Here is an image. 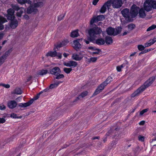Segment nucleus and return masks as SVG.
<instances>
[{
  "mask_svg": "<svg viewBox=\"0 0 156 156\" xmlns=\"http://www.w3.org/2000/svg\"><path fill=\"white\" fill-rule=\"evenodd\" d=\"M112 78L110 76H109L108 77L106 80L104 82L105 83V84H106V85L110 83V82L112 81Z\"/></svg>",
  "mask_w": 156,
  "mask_h": 156,
  "instance_id": "obj_36",
  "label": "nucleus"
},
{
  "mask_svg": "<svg viewBox=\"0 0 156 156\" xmlns=\"http://www.w3.org/2000/svg\"><path fill=\"white\" fill-rule=\"evenodd\" d=\"M145 139V137L144 136H142L141 135H139L138 136V140L141 141H144Z\"/></svg>",
  "mask_w": 156,
  "mask_h": 156,
  "instance_id": "obj_47",
  "label": "nucleus"
},
{
  "mask_svg": "<svg viewBox=\"0 0 156 156\" xmlns=\"http://www.w3.org/2000/svg\"><path fill=\"white\" fill-rule=\"evenodd\" d=\"M97 57H91L90 59H88V62L90 63L91 62H94L97 60Z\"/></svg>",
  "mask_w": 156,
  "mask_h": 156,
  "instance_id": "obj_35",
  "label": "nucleus"
},
{
  "mask_svg": "<svg viewBox=\"0 0 156 156\" xmlns=\"http://www.w3.org/2000/svg\"><path fill=\"white\" fill-rule=\"evenodd\" d=\"M95 43L98 45H103L105 43V40L102 38L98 39L96 40Z\"/></svg>",
  "mask_w": 156,
  "mask_h": 156,
  "instance_id": "obj_21",
  "label": "nucleus"
},
{
  "mask_svg": "<svg viewBox=\"0 0 156 156\" xmlns=\"http://www.w3.org/2000/svg\"><path fill=\"white\" fill-rule=\"evenodd\" d=\"M105 42L107 44H111L112 43V39L111 37L107 36L105 37Z\"/></svg>",
  "mask_w": 156,
  "mask_h": 156,
  "instance_id": "obj_25",
  "label": "nucleus"
},
{
  "mask_svg": "<svg viewBox=\"0 0 156 156\" xmlns=\"http://www.w3.org/2000/svg\"><path fill=\"white\" fill-rule=\"evenodd\" d=\"M15 10L12 8L7 10V14L5 15V16L7 17L8 20H9L15 18Z\"/></svg>",
  "mask_w": 156,
  "mask_h": 156,
  "instance_id": "obj_9",
  "label": "nucleus"
},
{
  "mask_svg": "<svg viewBox=\"0 0 156 156\" xmlns=\"http://www.w3.org/2000/svg\"><path fill=\"white\" fill-rule=\"evenodd\" d=\"M121 13L123 16L125 18V20H124V19H121V22L122 24H124L126 23L133 21V17H132L130 11H129V9L125 8L123 9L121 11Z\"/></svg>",
  "mask_w": 156,
  "mask_h": 156,
  "instance_id": "obj_3",
  "label": "nucleus"
},
{
  "mask_svg": "<svg viewBox=\"0 0 156 156\" xmlns=\"http://www.w3.org/2000/svg\"><path fill=\"white\" fill-rule=\"evenodd\" d=\"M14 93L17 94H20L22 93V91L20 88H16L14 91Z\"/></svg>",
  "mask_w": 156,
  "mask_h": 156,
  "instance_id": "obj_32",
  "label": "nucleus"
},
{
  "mask_svg": "<svg viewBox=\"0 0 156 156\" xmlns=\"http://www.w3.org/2000/svg\"><path fill=\"white\" fill-rule=\"evenodd\" d=\"M98 21L96 16L93 17L91 20L90 23V25H92L94 23L98 22Z\"/></svg>",
  "mask_w": 156,
  "mask_h": 156,
  "instance_id": "obj_34",
  "label": "nucleus"
},
{
  "mask_svg": "<svg viewBox=\"0 0 156 156\" xmlns=\"http://www.w3.org/2000/svg\"><path fill=\"white\" fill-rule=\"evenodd\" d=\"M72 57L73 59L76 61H80L83 58V56H80L79 55L77 54H73Z\"/></svg>",
  "mask_w": 156,
  "mask_h": 156,
  "instance_id": "obj_23",
  "label": "nucleus"
},
{
  "mask_svg": "<svg viewBox=\"0 0 156 156\" xmlns=\"http://www.w3.org/2000/svg\"><path fill=\"white\" fill-rule=\"evenodd\" d=\"M155 77L152 76L148 80L140 87L137 89L133 93L131 94V97L134 98L139 96L140 94L143 92L147 87L150 86L154 81Z\"/></svg>",
  "mask_w": 156,
  "mask_h": 156,
  "instance_id": "obj_2",
  "label": "nucleus"
},
{
  "mask_svg": "<svg viewBox=\"0 0 156 156\" xmlns=\"http://www.w3.org/2000/svg\"><path fill=\"white\" fill-rule=\"evenodd\" d=\"M145 123V122L144 121H141L139 123V124L140 125H143Z\"/></svg>",
  "mask_w": 156,
  "mask_h": 156,
  "instance_id": "obj_62",
  "label": "nucleus"
},
{
  "mask_svg": "<svg viewBox=\"0 0 156 156\" xmlns=\"http://www.w3.org/2000/svg\"><path fill=\"white\" fill-rule=\"evenodd\" d=\"M135 27V25L133 24H130L128 26V29L129 30H132Z\"/></svg>",
  "mask_w": 156,
  "mask_h": 156,
  "instance_id": "obj_38",
  "label": "nucleus"
},
{
  "mask_svg": "<svg viewBox=\"0 0 156 156\" xmlns=\"http://www.w3.org/2000/svg\"><path fill=\"white\" fill-rule=\"evenodd\" d=\"M41 94V93H39L38 94H37V95H36L34 98H33L32 99H32L33 100V101L34 100H37V99L39 97L40 95Z\"/></svg>",
  "mask_w": 156,
  "mask_h": 156,
  "instance_id": "obj_49",
  "label": "nucleus"
},
{
  "mask_svg": "<svg viewBox=\"0 0 156 156\" xmlns=\"http://www.w3.org/2000/svg\"><path fill=\"white\" fill-rule=\"evenodd\" d=\"M88 92L87 91H85L82 92L81 94L79 95L76 99L75 100L73 101V102H76L77 100H79L81 98H83L85 97L86 96H87V94Z\"/></svg>",
  "mask_w": 156,
  "mask_h": 156,
  "instance_id": "obj_20",
  "label": "nucleus"
},
{
  "mask_svg": "<svg viewBox=\"0 0 156 156\" xmlns=\"http://www.w3.org/2000/svg\"><path fill=\"white\" fill-rule=\"evenodd\" d=\"M72 70V69L71 68H64L63 69V71L67 74L69 73Z\"/></svg>",
  "mask_w": 156,
  "mask_h": 156,
  "instance_id": "obj_37",
  "label": "nucleus"
},
{
  "mask_svg": "<svg viewBox=\"0 0 156 156\" xmlns=\"http://www.w3.org/2000/svg\"><path fill=\"white\" fill-rule=\"evenodd\" d=\"M156 28V26L154 25H153L149 27L147 29V31H148L153 30Z\"/></svg>",
  "mask_w": 156,
  "mask_h": 156,
  "instance_id": "obj_43",
  "label": "nucleus"
},
{
  "mask_svg": "<svg viewBox=\"0 0 156 156\" xmlns=\"http://www.w3.org/2000/svg\"><path fill=\"white\" fill-rule=\"evenodd\" d=\"M64 65L67 67L74 68L77 66V63L76 62L71 61L67 62H64Z\"/></svg>",
  "mask_w": 156,
  "mask_h": 156,
  "instance_id": "obj_15",
  "label": "nucleus"
},
{
  "mask_svg": "<svg viewBox=\"0 0 156 156\" xmlns=\"http://www.w3.org/2000/svg\"><path fill=\"white\" fill-rule=\"evenodd\" d=\"M145 48V46L141 44L137 46V48L138 50L140 51H142L143 50H144V49Z\"/></svg>",
  "mask_w": 156,
  "mask_h": 156,
  "instance_id": "obj_42",
  "label": "nucleus"
},
{
  "mask_svg": "<svg viewBox=\"0 0 156 156\" xmlns=\"http://www.w3.org/2000/svg\"><path fill=\"white\" fill-rule=\"evenodd\" d=\"M48 73L47 70L42 69L38 71L37 73V74L38 76H43Z\"/></svg>",
  "mask_w": 156,
  "mask_h": 156,
  "instance_id": "obj_22",
  "label": "nucleus"
},
{
  "mask_svg": "<svg viewBox=\"0 0 156 156\" xmlns=\"http://www.w3.org/2000/svg\"><path fill=\"white\" fill-rule=\"evenodd\" d=\"M82 38H81L74 41L73 43L74 44V49L76 51L79 50L81 48V44L79 43V41L80 40H82Z\"/></svg>",
  "mask_w": 156,
  "mask_h": 156,
  "instance_id": "obj_14",
  "label": "nucleus"
},
{
  "mask_svg": "<svg viewBox=\"0 0 156 156\" xmlns=\"http://www.w3.org/2000/svg\"><path fill=\"white\" fill-rule=\"evenodd\" d=\"M108 1L109 2L110 6L112 5L113 7L114 8H119L121 7L122 4L121 0H110Z\"/></svg>",
  "mask_w": 156,
  "mask_h": 156,
  "instance_id": "obj_7",
  "label": "nucleus"
},
{
  "mask_svg": "<svg viewBox=\"0 0 156 156\" xmlns=\"http://www.w3.org/2000/svg\"><path fill=\"white\" fill-rule=\"evenodd\" d=\"M88 48L89 49L92 50L94 51H95L98 49L96 48L95 47H93L91 46L89 47Z\"/></svg>",
  "mask_w": 156,
  "mask_h": 156,
  "instance_id": "obj_57",
  "label": "nucleus"
},
{
  "mask_svg": "<svg viewBox=\"0 0 156 156\" xmlns=\"http://www.w3.org/2000/svg\"><path fill=\"white\" fill-rule=\"evenodd\" d=\"M7 22V20L5 18L0 16V28L1 27L3 30L4 27L3 24Z\"/></svg>",
  "mask_w": 156,
  "mask_h": 156,
  "instance_id": "obj_18",
  "label": "nucleus"
},
{
  "mask_svg": "<svg viewBox=\"0 0 156 156\" xmlns=\"http://www.w3.org/2000/svg\"><path fill=\"white\" fill-rule=\"evenodd\" d=\"M151 41L150 40L148 42L145 44L144 46L145 47H148L153 44V43H151Z\"/></svg>",
  "mask_w": 156,
  "mask_h": 156,
  "instance_id": "obj_46",
  "label": "nucleus"
},
{
  "mask_svg": "<svg viewBox=\"0 0 156 156\" xmlns=\"http://www.w3.org/2000/svg\"><path fill=\"white\" fill-rule=\"evenodd\" d=\"M151 41L153 44L154 43L156 42V37H154L152 40H150Z\"/></svg>",
  "mask_w": 156,
  "mask_h": 156,
  "instance_id": "obj_58",
  "label": "nucleus"
},
{
  "mask_svg": "<svg viewBox=\"0 0 156 156\" xmlns=\"http://www.w3.org/2000/svg\"><path fill=\"white\" fill-rule=\"evenodd\" d=\"M100 136H95L94 137L92 138V139L94 140L95 139H100Z\"/></svg>",
  "mask_w": 156,
  "mask_h": 156,
  "instance_id": "obj_64",
  "label": "nucleus"
},
{
  "mask_svg": "<svg viewBox=\"0 0 156 156\" xmlns=\"http://www.w3.org/2000/svg\"><path fill=\"white\" fill-rule=\"evenodd\" d=\"M65 15V13L64 14H61L59 15L58 18V20L59 21L63 19Z\"/></svg>",
  "mask_w": 156,
  "mask_h": 156,
  "instance_id": "obj_45",
  "label": "nucleus"
},
{
  "mask_svg": "<svg viewBox=\"0 0 156 156\" xmlns=\"http://www.w3.org/2000/svg\"><path fill=\"white\" fill-rule=\"evenodd\" d=\"M140 8L135 4H133L131 7L130 11L133 18L135 17L138 13Z\"/></svg>",
  "mask_w": 156,
  "mask_h": 156,
  "instance_id": "obj_8",
  "label": "nucleus"
},
{
  "mask_svg": "<svg viewBox=\"0 0 156 156\" xmlns=\"http://www.w3.org/2000/svg\"><path fill=\"white\" fill-rule=\"evenodd\" d=\"M69 42V41L68 40H66L64 41H62L61 43H62V46H65Z\"/></svg>",
  "mask_w": 156,
  "mask_h": 156,
  "instance_id": "obj_51",
  "label": "nucleus"
},
{
  "mask_svg": "<svg viewBox=\"0 0 156 156\" xmlns=\"http://www.w3.org/2000/svg\"><path fill=\"white\" fill-rule=\"evenodd\" d=\"M79 36V34L78 33V30H76L72 31L71 33L70 36L72 37H77Z\"/></svg>",
  "mask_w": 156,
  "mask_h": 156,
  "instance_id": "obj_27",
  "label": "nucleus"
},
{
  "mask_svg": "<svg viewBox=\"0 0 156 156\" xmlns=\"http://www.w3.org/2000/svg\"><path fill=\"white\" fill-rule=\"evenodd\" d=\"M11 117L13 118H18V117L17 116V115L14 113H12L11 115Z\"/></svg>",
  "mask_w": 156,
  "mask_h": 156,
  "instance_id": "obj_53",
  "label": "nucleus"
},
{
  "mask_svg": "<svg viewBox=\"0 0 156 156\" xmlns=\"http://www.w3.org/2000/svg\"><path fill=\"white\" fill-rule=\"evenodd\" d=\"M152 7L156 9V1H152L151 2Z\"/></svg>",
  "mask_w": 156,
  "mask_h": 156,
  "instance_id": "obj_44",
  "label": "nucleus"
},
{
  "mask_svg": "<svg viewBox=\"0 0 156 156\" xmlns=\"http://www.w3.org/2000/svg\"><path fill=\"white\" fill-rule=\"evenodd\" d=\"M17 3L21 5H24L27 7L29 5H31L32 2L30 0H16Z\"/></svg>",
  "mask_w": 156,
  "mask_h": 156,
  "instance_id": "obj_11",
  "label": "nucleus"
},
{
  "mask_svg": "<svg viewBox=\"0 0 156 156\" xmlns=\"http://www.w3.org/2000/svg\"><path fill=\"white\" fill-rule=\"evenodd\" d=\"M96 17L98 21H102L105 18V16L104 15H100Z\"/></svg>",
  "mask_w": 156,
  "mask_h": 156,
  "instance_id": "obj_31",
  "label": "nucleus"
},
{
  "mask_svg": "<svg viewBox=\"0 0 156 156\" xmlns=\"http://www.w3.org/2000/svg\"><path fill=\"white\" fill-rule=\"evenodd\" d=\"M99 0H94L92 2L93 4L94 5H96Z\"/></svg>",
  "mask_w": 156,
  "mask_h": 156,
  "instance_id": "obj_59",
  "label": "nucleus"
},
{
  "mask_svg": "<svg viewBox=\"0 0 156 156\" xmlns=\"http://www.w3.org/2000/svg\"><path fill=\"white\" fill-rule=\"evenodd\" d=\"M12 8L15 10V11H17L16 13V16L18 17H21L22 14L23 13L24 10H25V9L23 7H20L17 4H13L11 5Z\"/></svg>",
  "mask_w": 156,
  "mask_h": 156,
  "instance_id": "obj_6",
  "label": "nucleus"
},
{
  "mask_svg": "<svg viewBox=\"0 0 156 156\" xmlns=\"http://www.w3.org/2000/svg\"><path fill=\"white\" fill-rule=\"evenodd\" d=\"M106 31L108 35L115 36V29L111 27H109L106 29Z\"/></svg>",
  "mask_w": 156,
  "mask_h": 156,
  "instance_id": "obj_17",
  "label": "nucleus"
},
{
  "mask_svg": "<svg viewBox=\"0 0 156 156\" xmlns=\"http://www.w3.org/2000/svg\"><path fill=\"white\" fill-rule=\"evenodd\" d=\"M11 52V49L9 50L8 51L5 52V54L2 56L1 57L5 60L6 59L7 57L9 55Z\"/></svg>",
  "mask_w": 156,
  "mask_h": 156,
  "instance_id": "obj_28",
  "label": "nucleus"
},
{
  "mask_svg": "<svg viewBox=\"0 0 156 156\" xmlns=\"http://www.w3.org/2000/svg\"><path fill=\"white\" fill-rule=\"evenodd\" d=\"M102 31L100 27H98L97 26L92 28H90L88 30V32L90 37L88 38V40H84V41L87 44L89 43L90 41L94 42L95 38L97 37V35L100 34Z\"/></svg>",
  "mask_w": 156,
  "mask_h": 156,
  "instance_id": "obj_1",
  "label": "nucleus"
},
{
  "mask_svg": "<svg viewBox=\"0 0 156 156\" xmlns=\"http://www.w3.org/2000/svg\"><path fill=\"white\" fill-rule=\"evenodd\" d=\"M5 120L3 118H0V124L3 123L5 122Z\"/></svg>",
  "mask_w": 156,
  "mask_h": 156,
  "instance_id": "obj_56",
  "label": "nucleus"
},
{
  "mask_svg": "<svg viewBox=\"0 0 156 156\" xmlns=\"http://www.w3.org/2000/svg\"><path fill=\"white\" fill-rule=\"evenodd\" d=\"M43 3L41 2H37L34 3L33 5H29L28 8L27 9L26 12L27 13L30 14L32 13L35 14L37 11V9L36 8L39 7Z\"/></svg>",
  "mask_w": 156,
  "mask_h": 156,
  "instance_id": "obj_4",
  "label": "nucleus"
},
{
  "mask_svg": "<svg viewBox=\"0 0 156 156\" xmlns=\"http://www.w3.org/2000/svg\"><path fill=\"white\" fill-rule=\"evenodd\" d=\"M55 48H54V51H49L47 53L46 56L47 57L49 56L51 57H55L57 56L58 58H61L62 57V54L60 53H57L56 51L55 50Z\"/></svg>",
  "mask_w": 156,
  "mask_h": 156,
  "instance_id": "obj_10",
  "label": "nucleus"
},
{
  "mask_svg": "<svg viewBox=\"0 0 156 156\" xmlns=\"http://www.w3.org/2000/svg\"><path fill=\"white\" fill-rule=\"evenodd\" d=\"M33 102V100L32 99H31L27 103H23V106L24 108L26 107L27 106H28L32 104Z\"/></svg>",
  "mask_w": 156,
  "mask_h": 156,
  "instance_id": "obj_30",
  "label": "nucleus"
},
{
  "mask_svg": "<svg viewBox=\"0 0 156 156\" xmlns=\"http://www.w3.org/2000/svg\"><path fill=\"white\" fill-rule=\"evenodd\" d=\"M99 89H98V88L95 90L93 94V95L95 96L99 94L102 91V90H99Z\"/></svg>",
  "mask_w": 156,
  "mask_h": 156,
  "instance_id": "obj_41",
  "label": "nucleus"
},
{
  "mask_svg": "<svg viewBox=\"0 0 156 156\" xmlns=\"http://www.w3.org/2000/svg\"><path fill=\"white\" fill-rule=\"evenodd\" d=\"M23 17L26 20H28L29 18V16L27 15H25L23 16Z\"/></svg>",
  "mask_w": 156,
  "mask_h": 156,
  "instance_id": "obj_63",
  "label": "nucleus"
},
{
  "mask_svg": "<svg viewBox=\"0 0 156 156\" xmlns=\"http://www.w3.org/2000/svg\"><path fill=\"white\" fill-rule=\"evenodd\" d=\"M62 82L63 81H57L55 83L51 84L49 86V88L52 89L58 86L60 83H62Z\"/></svg>",
  "mask_w": 156,
  "mask_h": 156,
  "instance_id": "obj_24",
  "label": "nucleus"
},
{
  "mask_svg": "<svg viewBox=\"0 0 156 156\" xmlns=\"http://www.w3.org/2000/svg\"><path fill=\"white\" fill-rule=\"evenodd\" d=\"M139 15L142 18H144L146 16V14L145 13V11L144 9L141 8L139 10Z\"/></svg>",
  "mask_w": 156,
  "mask_h": 156,
  "instance_id": "obj_26",
  "label": "nucleus"
},
{
  "mask_svg": "<svg viewBox=\"0 0 156 156\" xmlns=\"http://www.w3.org/2000/svg\"><path fill=\"white\" fill-rule=\"evenodd\" d=\"M10 22L9 24V27L12 29H15L18 26V21L15 18L10 20Z\"/></svg>",
  "mask_w": 156,
  "mask_h": 156,
  "instance_id": "obj_12",
  "label": "nucleus"
},
{
  "mask_svg": "<svg viewBox=\"0 0 156 156\" xmlns=\"http://www.w3.org/2000/svg\"><path fill=\"white\" fill-rule=\"evenodd\" d=\"M148 111V109H144L140 112V115H142L144 113L147 112Z\"/></svg>",
  "mask_w": 156,
  "mask_h": 156,
  "instance_id": "obj_52",
  "label": "nucleus"
},
{
  "mask_svg": "<svg viewBox=\"0 0 156 156\" xmlns=\"http://www.w3.org/2000/svg\"><path fill=\"white\" fill-rule=\"evenodd\" d=\"M62 47H63V46L61 42L59 43H58L57 45H56V48L57 49H58V48H59Z\"/></svg>",
  "mask_w": 156,
  "mask_h": 156,
  "instance_id": "obj_54",
  "label": "nucleus"
},
{
  "mask_svg": "<svg viewBox=\"0 0 156 156\" xmlns=\"http://www.w3.org/2000/svg\"><path fill=\"white\" fill-rule=\"evenodd\" d=\"M0 86H2L6 88H8L10 87V85L9 84H5L2 83H0Z\"/></svg>",
  "mask_w": 156,
  "mask_h": 156,
  "instance_id": "obj_50",
  "label": "nucleus"
},
{
  "mask_svg": "<svg viewBox=\"0 0 156 156\" xmlns=\"http://www.w3.org/2000/svg\"><path fill=\"white\" fill-rule=\"evenodd\" d=\"M95 51L93 52H92V54H99L100 52H101V50L100 49H97L96 50H95Z\"/></svg>",
  "mask_w": 156,
  "mask_h": 156,
  "instance_id": "obj_48",
  "label": "nucleus"
},
{
  "mask_svg": "<svg viewBox=\"0 0 156 156\" xmlns=\"http://www.w3.org/2000/svg\"><path fill=\"white\" fill-rule=\"evenodd\" d=\"M144 9L147 12L150 11L152 9L151 2H145L144 5Z\"/></svg>",
  "mask_w": 156,
  "mask_h": 156,
  "instance_id": "obj_16",
  "label": "nucleus"
},
{
  "mask_svg": "<svg viewBox=\"0 0 156 156\" xmlns=\"http://www.w3.org/2000/svg\"><path fill=\"white\" fill-rule=\"evenodd\" d=\"M5 60L1 57H0V66H1L5 62Z\"/></svg>",
  "mask_w": 156,
  "mask_h": 156,
  "instance_id": "obj_55",
  "label": "nucleus"
},
{
  "mask_svg": "<svg viewBox=\"0 0 156 156\" xmlns=\"http://www.w3.org/2000/svg\"><path fill=\"white\" fill-rule=\"evenodd\" d=\"M5 109V106L4 105H1L0 106V109L1 110H3Z\"/></svg>",
  "mask_w": 156,
  "mask_h": 156,
  "instance_id": "obj_60",
  "label": "nucleus"
},
{
  "mask_svg": "<svg viewBox=\"0 0 156 156\" xmlns=\"http://www.w3.org/2000/svg\"><path fill=\"white\" fill-rule=\"evenodd\" d=\"M106 86V84H105V83L103 82L99 85L98 87V89H100L99 90L102 91L104 89L105 87Z\"/></svg>",
  "mask_w": 156,
  "mask_h": 156,
  "instance_id": "obj_33",
  "label": "nucleus"
},
{
  "mask_svg": "<svg viewBox=\"0 0 156 156\" xmlns=\"http://www.w3.org/2000/svg\"><path fill=\"white\" fill-rule=\"evenodd\" d=\"M61 73L60 68L58 67H55L50 71V73L56 76L55 77V79H59L63 78L64 75L62 74H60Z\"/></svg>",
  "mask_w": 156,
  "mask_h": 156,
  "instance_id": "obj_5",
  "label": "nucleus"
},
{
  "mask_svg": "<svg viewBox=\"0 0 156 156\" xmlns=\"http://www.w3.org/2000/svg\"><path fill=\"white\" fill-rule=\"evenodd\" d=\"M110 7V4L109 2L108 1L102 6L100 11L101 13H103L106 12L107 8L109 9Z\"/></svg>",
  "mask_w": 156,
  "mask_h": 156,
  "instance_id": "obj_13",
  "label": "nucleus"
},
{
  "mask_svg": "<svg viewBox=\"0 0 156 156\" xmlns=\"http://www.w3.org/2000/svg\"><path fill=\"white\" fill-rule=\"evenodd\" d=\"M122 28L121 27H118L115 30V35H116L119 34L122 31Z\"/></svg>",
  "mask_w": 156,
  "mask_h": 156,
  "instance_id": "obj_29",
  "label": "nucleus"
},
{
  "mask_svg": "<svg viewBox=\"0 0 156 156\" xmlns=\"http://www.w3.org/2000/svg\"><path fill=\"white\" fill-rule=\"evenodd\" d=\"M49 90L48 89L46 88L44 90H43V91H41L40 92V93L41 94L43 93L44 92H46L48 91V90Z\"/></svg>",
  "mask_w": 156,
  "mask_h": 156,
  "instance_id": "obj_61",
  "label": "nucleus"
},
{
  "mask_svg": "<svg viewBox=\"0 0 156 156\" xmlns=\"http://www.w3.org/2000/svg\"><path fill=\"white\" fill-rule=\"evenodd\" d=\"M125 66V65L124 64H123L120 66H117L116 67V69L118 71L120 72L121 71V69L123 68Z\"/></svg>",
  "mask_w": 156,
  "mask_h": 156,
  "instance_id": "obj_39",
  "label": "nucleus"
},
{
  "mask_svg": "<svg viewBox=\"0 0 156 156\" xmlns=\"http://www.w3.org/2000/svg\"><path fill=\"white\" fill-rule=\"evenodd\" d=\"M115 130H113L111 129H110L109 130L108 132L106 133L105 136H109L110 135H112L114 132Z\"/></svg>",
  "mask_w": 156,
  "mask_h": 156,
  "instance_id": "obj_40",
  "label": "nucleus"
},
{
  "mask_svg": "<svg viewBox=\"0 0 156 156\" xmlns=\"http://www.w3.org/2000/svg\"><path fill=\"white\" fill-rule=\"evenodd\" d=\"M16 105L17 103L15 101H11L8 103V106L10 108H13L16 107Z\"/></svg>",
  "mask_w": 156,
  "mask_h": 156,
  "instance_id": "obj_19",
  "label": "nucleus"
}]
</instances>
